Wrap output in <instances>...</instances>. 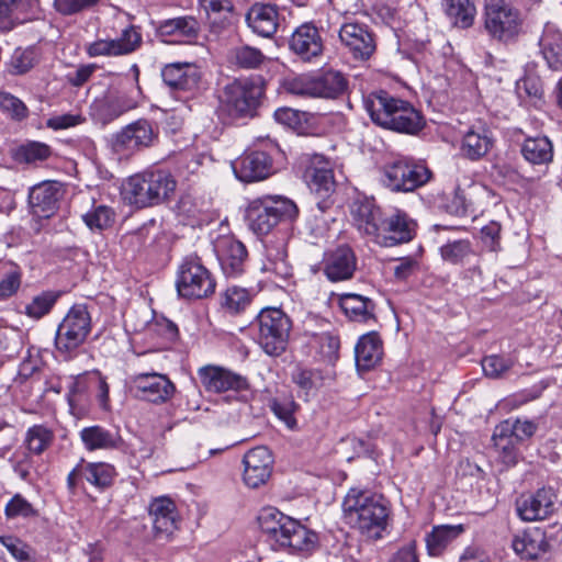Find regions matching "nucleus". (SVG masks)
<instances>
[{"label": "nucleus", "instance_id": "nucleus-27", "mask_svg": "<svg viewBox=\"0 0 562 562\" xmlns=\"http://www.w3.org/2000/svg\"><path fill=\"white\" fill-rule=\"evenodd\" d=\"M322 269L327 279L333 282L349 280L357 269L355 252L348 246H340L326 254Z\"/></svg>", "mask_w": 562, "mask_h": 562}, {"label": "nucleus", "instance_id": "nucleus-52", "mask_svg": "<svg viewBox=\"0 0 562 562\" xmlns=\"http://www.w3.org/2000/svg\"><path fill=\"white\" fill-rule=\"evenodd\" d=\"M441 258L452 265H462L465 259L474 255L472 244L468 239L448 241L440 247Z\"/></svg>", "mask_w": 562, "mask_h": 562}, {"label": "nucleus", "instance_id": "nucleus-5", "mask_svg": "<svg viewBox=\"0 0 562 562\" xmlns=\"http://www.w3.org/2000/svg\"><path fill=\"white\" fill-rule=\"evenodd\" d=\"M297 215L296 204L282 195L256 199L247 209L249 227L257 235H268L278 224L292 222Z\"/></svg>", "mask_w": 562, "mask_h": 562}, {"label": "nucleus", "instance_id": "nucleus-63", "mask_svg": "<svg viewBox=\"0 0 562 562\" xmlns=\"http://www.w3.org/2000/svg\"><path fill=\"white\" fill-rule=\"evenodd\" d=\"M284 88L288 92L302 95V97H314L315 93V78L301 75L285 80Z\"/></svg>", "mask_w": 562, "mask_h": 562}, {"label": "nucleus", "instance_id": "nucleus-46", "mask_svg": "<svg viewBox=\"0 0 562 562\" xmlns=\"http://www.w3.org/2000/svg\"><path fill=\"white\" fill-rule=\"evenodd\" d=\"M22 269L12 261H0V300L15 295L22 283Z\"/></svg>", "mask_w": 562, "mask_h": 562}, {"label": "nucleus", "instance_id": "nucleus-8", "mask_svg": "<svg viewBox=\"0 0 562 562\" xmlns=\"http://www.w3.org/2000/svg\"><path fill=\"white\" fill-rule=\"evenodd\" d=\"M176 286L180 296L198 300L212 295L216 283L200 258L189 256L179 266Z\"/></svg>", "mask_w": 562, "mask_h": 562}, {"label": "nucleus", "instance_id": "nucleus-55", "mask_svg": "<svg viewBox=\"0 0 562 562\" xmlns=\"http://www.w3.org/2000/svg\"><path fill=\"white\" fill-rule=\"evenodd\" d=\"M7 519L31 518L37 516L34 505L27 501L22 494H15L7 503L4 507Z\"/></svg>", "mask_w": 562, "mask_h": 562}, {"label": "nucleus", "instance_id": "nucleus-12", "mask_svg": "<svg viewBox=\"0 0 562 562\" xmlns=\"http://www.w3.org/2000/svg\"><path fill=\"white\" fill-rule=\"evenodd\" d=\"M196 373L201 385L209 393L240 392L249 387L245 376L222 366L206 364L199 368Z\"/></svg>", "mask_w": 562, "mask_h": 562}, {"label": "nucleus", "instance_id": "nucleus-49", "mask_svg": "<svg viewBox=\"0 0 562 562\" xmlns=\"http://www.w3.org/2000/svg\"><path fill=\"white\" fill-rule=\"evenodd\" d=\"M115 216V212L110 206L93 204L92 207L82 215V221L91 231L102 232L114 224Z\"/></svg>", "mask_w": 562, "mask_h": 562}, {"label": "nucleus", "instance_id": "nucleus-29", "mask_svg": "<svg viewBox=\"0 0 562 562\" xmlns=\"http://www.w3.org/2000/svg\"><path fill=\"white\" fill-rule=\"evenodd\" d=\"M161 76L165 83L175 90H193L200 81L199 70L191 63L168 64L164 67Z\"/></svg>", "mask_w": 562, "mask_h": 562}, {"label": "nucleus", "instance_id": "nucleus-62", "mask_svg": "<svg viewBox=\"0 0 562 562\" xmlns=\"http://www.w3.org/2000/svg\"><path fill=\"white\" fill-rule=\"evenodd\" d=\"M57 296L53 292H43L33 297L30 304L26 305V314L32 318H41L46 315L56 302Z\"/></svg>", "mask_w": 562, "mask_h": 562}, {"label": "nucleus", "instance_id": "nucleus-2", "mask_svg": "<svg viewBox=\"0 0 562 562\" xmlns=\"http://www.w3.org/2000/svg\"><path fill=\"white\" fill-rule=\"evenodd\" d=\"M258 524L274 551L310 555L318 548L317 532L274 508L261 510Z\"/></svg>", "mask_w": 562, "mask_h": 562}, {"label": "nucleus", "instance_id": "nucleus-41", "mask_svg": "<svg viewBox=\"0 0 562 562\" xmlns=\"http://www.w3.org/2000/svg\"><path fill=\"white\" fill-rule=\"evenodd\" d=\"M345 315L353 322L364 323L373 317V302L362 295L347 293L339 299Z\"/></svg>", "mask_w": 562, "mask_h": 562}, {"label": "nucleus", "instance_id": "nucleus-48", "mask_svg": "<svg viewBox=\"0 0 562 562\" xmlns=\"http://www.w3.org/2000/svg\"><path fill=\"white\" fill-rule=\"evenodd\" d=\"M487 189L483 186L473 184L468 190L458 188L454 193L453 202L461 207L462 214L475 213L481 206V199L486 198Z\"/></svg>", "mask_w": 562, "mask_h": 562}, {"label": "nucleus", "instance_id": "nucleus-51", "mask_svg": "<svg viewBox=\"0 0 562 562\" xmlns=\"http://www.w3.org/2000/svg\"><path fill=\"white\" fill-rule=\"evenodd\" d=\"M292 381L306 395L318 390L324 383V375L318 369L296 367L292 372Z\"/></svg>", "mask_w": 562, "mask_h": 562}, {"label": "nucleus", "instance_id": "nucleus-19", "mask_svg": "<svg viewBox=\"0 0 562 562\" xmlns=\"http://www.w3.org/2000/svg\"><path fill=\"white\" fill-rule=\"evenodd\" d=\"M385 216L372 200H357L351 205L352 223L357 229L379 243Z\"/></svg>", "mask_w": 562, "mask_h": 562}, {"label": "nucleus", "instance_id": "nucleus-58", "mask_svg": "<svg viewBox=\"0 0 562 562\" xmlns=\"http://www.w3.org/2000/svg\"><path fill=\"white\" fill-rule=\"evenodd\" d=\"M494 445L499 453L501 462L506 467H514L518 462V449L514 438L508 435L495 434L493 436Z\"/></svg>", "mask_w": 562, "mask_h": 562}, {"label": "nucleus", "instance_id": "nucleus-13", "mask_svg": "<svg viewBox=\"0 0 562 562\" xmlns=\"http://www.w3.org/2000/svg\"><path fill=\"white\" fill-rule=\"evenodd\" d=\"M148 514L156 539H172L181 521L176 503L168 496L156 497L148 506Z\"/></svg>", "mask_w": 562, "mask_h": 562}, {"label": "nucleus", "instance_id": "nucleus-26", "mask_svg": "<svg viewBox=\"0 0 562 562\" xmlns=\"http://www.w3.org/2000/svg\"><path fill=\"white\" fill-rule=\"evenodd\" d=\"M339 38L356 59H368L375 50L373 36L363 24L356 22L342 24Z\"/></svg>", "mask_w": 562, "mask_h": 562}, {"label": "nucleus", "instance_id": "nucleus-21", "mask_svg": "<svg viewBox=\"0 0 562 562\" xmlns=\"http://www.w3.org/2000/svg\"><path fill=\"white\" fill-rule=\"evenodd\" d=\"M156 137L153 125L146 120H138L116 134L113 146L117 153L131 154L151 146Z\"/></svg>", "mask_w": 562, "mask_h": 562}, {"label": "nucleus", "instance_id": "nucleus-31", "mask_svg": "<svg viewBox=\"0 0 562 562\" xmlns=\"http://www.w3.org/2000/svg\"><path fill=\"white\" fill-rule=\"evenodd\" d=\"M260 269L271 279L285 280L292 274L291 266L286 260L284 241L265 244V254Z\"/></svg>", "mask_w": 562, "mask_h": 562}, {"label": "nucleus", "instance_id": "nucleus-11", "mask_svg": "<svg viewBox=\"0 0 562 562\" xmlns=\"http://www.w3.org/2000/svg\"><path fill=\"white\" fill-rule=\"evenodd\" d=\"M131 389L144 401L162 404L170 401L176 392L175 384L166 374L142 372L130 378Z\"/></svg>", "mask_w": 562, "mask_h": 562}, {"label": "nucleus", "instance_id": "nucleus-53", "mask_svg": "<svg viewBox=\"0 0 562 562\" xmlns=\"http://www.w3.org/2000/svg\"><path fill=\"white\" fill-rule=\"evenodd\" d=\"M53 440V431L42 425L31 427L25 437L26 447L34 454L43 453L52 445Z\"/></svg>", "mask_w": 562, "mask_h": 562}, {"label": "nucleus", "instance_id": "nucleus-16", "mask_svg": "<svg viewBox=\"0 0 562 562\" xmlns=\"http://www.w3.org/2000/svg\"><path fill=\"white\" fill-rule=\"evenodd\" d=\"M65 190L58 181H42L30 189L29 205L33 215L49 218L58 211Z\"/></svg>", "mask_w": 562, "mask_h": 562}, {"label": "nucleus", "instance_id": "nucleus-47", "mask_svg": "<svg viewBox=\"0 0 562 562\" xmlns=\"http://www.w3.org/2000/svg\"><path fill=\"white\" fill-rule=\"evenodd\" d=\"M93 379L79 375L68 384L67 400L72 412L83 409L88 402V393L92 390Z\"/></svg>", "mask_w": 562, "mask_h": 562}, {"label": "nucleus", "instance_id": "nucleus-45", "mask_svg": "<svg viewBox=\"0 0 562 562\" xmlns=\"http://www.w3.org/2000/svg\"><path fill=\"white\" fill-rule=\"evenodd\" d=\"M445 12L452 23L461 29L472 26L476 8L470 0H443Z\"/></svg>", "mask_w": 562, "mask_h": 562}, {"label": "nucleus", "instance_id": "nucleus-4", "mask_svg": "<svg viewBox=\"0 0 562 562\" xmlns=\"http://www.w3.org/2000/svg\"><path fill=\"white\" fill-rule=\"evenodd\" d=\"M265 93L261 82L251 79H238L228 83L220 97L218 114L233 121L251 117L256 114Z\"/></svg>", "mask_w": 562, "mask_h": 562}, {"label": "nucleus", "instance_id": "nucleus-18", "mask_svg": "<svg viewBox=\"0 0 562 562\" xmlns=\"http://www.w3.org/2000/svg\"><path fill=\"white\" fill-rule=\"evenodd\" d=\"M233 171L243 182L260 181L272 175V159L262 150L246 151L233 162Z\"/></svg>", "mask_w": 562, "mask_h": 562}, {"label": "nucleus", "instance_id": "nucleus-9", "mask_svg": "<svg viewBox=\"0 0 562 562\" xmlns=\"http://www.w3.org/2000/svg\"><path fill=\"white\" fill-rule=\"evenodd\" d=\"M431 171L422 162L411 158H400L384 167L383 183L390 190L409 192L426 184Z\"/></svg>", "mask_w": 562, "mask_h": 562}, {"label": "nucleus", "instance_id": "nucleus-10", "mask_svg": "<svg viewBox=\"0 0 562 562\" xmlns=\"http://www.w3.org/2000/svg\"><path fill=\"white\" fill-rule=\"evenodd\" d=\"M91 330V317L86 306L75 305L58 326L56 347L70 353L81 346Z\"/></svg>", "mask_w": 562, "mask_h": 562}, {"label": "nucleus", "instance_id": "nucleus-6", "mask_svg": "<svg viewBox=\"0 0 562 562\" xmlns=\"http://www.w3.org/2000/svg\"><path fill=\"white\" fill-rule=\"evenodd\" d=\"M484 27L492 38L507 43L520 34L522 16L520 11L506 0H486Z\"/></svg>", "mask_w": 562, "mask_h": 562}, {"label": "nucleus", "instance_id": "nucleus-34", "mask_svg": "<svg viewBox=\"0 0 562 562\" xmlns=\"http://www.w3.org/2000/svg\"><path fill=\"white\" fill-rule=\"evenodd\" d=\"M424 127L422 114L407 101L401 99L392 119L387 120L384 128L406 134H417Z\"/></svg>", "mask_w": 562, "mask_h": 562}, {"label": "nucleus", "instance_id": "nucleus-38", "mask_svg": "<svg viewBox=\"0 0 562 562\" xmlns=\"http://www.w3.org/2000/svg\"><path fill=\"white\" fill-rule=\"evenodd\" d=\"M539 45L548 66L562 71V33L553 25H546Z\"/></svg>", "mask_w": 562, "mask_h": 562}, {"label": "nucleus", "instance_id": "nucleus-23", "mask_svg": "<svg viewBox=\"0 0 562 562\" xmlns=\"http://www.w3.org/2000/svg\"><path fill=\"white\" fill-rule=\"evenodd\" d=\"M199 31L200 24L191 15L164 20L156 29L157 36L168 44L193 43L199 36Z\"/></svg>", "mask_w": 562, "mask_h": 562}, {"label": "nucleus", "instance_id": "nucleus-3", "mask_svg": "<svg viewBox=\"0 0 562 562\" xmlns=\"http://www.w3.org/2000/svg\"><path fill=\"white\" fill-rule=\"evenodd\" d=\"M177 181L162 169H147L128 177L122 186L123 200L138 209L159 205L175 193Z\"/></svg>", "mask_w": 562, "mask_h": 562}, {"label": "nucleus", "instance_id": "nucleus-64", "mask_svg": "<svg viewBox=\"0 0 562 562\" xmlns=\"http://www.w3.org/2000/svg\"><path fill=\"white\" fill-rule=\"evenodd\" d=\"M0 543L7 548L18 562H33L32 549L15 537H0Z\"/></svg>", "mask_w": 562, "mask_h": 562}, {"label": "nucleus", "instance_id": "nucleus-56", "mask_svg": "<svg viewBox=\"0 0 562 562\" xmlns=\"http://www.w3.org/2000/svg\"><path fill=\"white\" fill-rule=\"evenodd\" d=\"M52 155L48 145L37 142H32L22 145L16 150V159L26 164H37L45 161Z\"/></svg>", "mask_w": 562, "mask_h": 562}, {"label": "nucleus", "instance_id": "nucleus-14", "mask_svg": "<svg viewBox=\"0 0 562 562\" xmlns=\"http://www.w3.org/2000/svg\"><path fill=\"white\" fill-rule=\"evenodd\" d=\"M116 475L115 468L106 462H87L83 459L70 471L67 476V487L71 494H76L82 481L91 485L104 488L112 484Z\"/></svg>", "mask_w": 562, "mask_h": 562}, {"label": "nucleus", "instance_id": "nucleus-25", "mask_svg": "<svg viewBox=\"0 0 562 562\" xmlns=\"http://www.w3.org/2000/svg\"><path fill=\"white\" fill-rule=\"evenodd\" d=\"M291 50L303 61H313L324 52V43L318 29L312 23L300 25L290 40Z\"/></svg>", "mask_w": 562, "mask_h": 562}, {"label": "nucleus", "instance_id": "nucleus-22", "mask_svg": "<svg viewBox=\"0 0 562 562\" xmlns=\"http://www.w3.org/2000/svg\"><path fill=\"white\" fill-rule=\"evenodd\" d=\"M244 482L251 488L267 483L272 472L273 458L266 447L250 449L243 459Z\"/></svg>", "mask_w": 562, "mask_h": 562}, {"label": "nucleus", "instance_id": "nucleus-35", "mask_svg": "<svg viewBox=\"0 0 562 562\" xmlns=\"http://www.w3.org/2000/svg\"><path fill=\"white\" fill-rule=\"evenodd\" d=\"M401 99L385 91L369 94L364 100V108L372 121L384 127L389 119H392Z\"/></svg>", "mask_w": 562, "mask_h": 562}, {"label": "nucleus", "instance_id": "nucleus-61", "mask_svg": "<svg viewBox=\"0 0 562 562\" xmlns=\"http://www.w3.org/2000/svg\"><path fill=\"white\" fill-rule=\"evenodd\" d=\"M0 110L16 121L25 119L29 113L26 105L19 98L4 91H0Z\"/></svg>", "mask_w": 562, "mask_h": 562}, {"label": "nucleus", "instance_id": "nucleus-32", "mask_svg": "<svg viewBox=\"0 0 562 562\" xmlns=\"http://www.w3.org/2000/svg\"><path fill=\"white\" fill-rule=\"evenodd\" d=\"M549 543L546 532L538 527L529 528L515 536L513 540L514 551L526 560H533L547 552Z\"/></svg>", "mask_w": 562, "mask_h": 562}, {"label": "nucleus", "instance_id": "nucleus-42", "mask_svg": "<svg viewBox=\"0 0 562 562\" xmlns=\"http://www.w3.org/2000/svg\"><path fill=\"white\" fill-rule=\"evenodd\" d=\"M521 154L532 165H544L553 158V146L546 136L528 137L522 144Z\"/></svg>", "mask_w": 562, "mask_h": 562}, {"label": "nucleus", "instance_id": "nucleus-1", "mask_svg": "<svg viewBox=\"0 0 562 562\" xmlns=\"http://www.w3.org/2000/svg\"><path fill=\"white\" fill-rule=\"evenodd\" d=\"M342 513L352 529L368 539L378 540L389 526L391 507L383 495L352 487L344 498Z\"/></svg>", "mask_w": 562, "mask_h": 562}, {"label": "nucleus", "instance_id": "nucleus-36", "mask_svg": "<svg viewBox=\"0 0 562 562\" xmlns=\"http://www.w3.org/2000/svg\"><path fill=\"white\" fill-rule=\"evenodd\" d=\"M494 139L486 128H470L462 137L460 151L470 160H479L493 147Z\"/></svg>", "mask_w": 562, "mask_h": 562}, {"label": "nucleus", "instance_id": "nucleus-54", "mask_svg": "<svg viewBox=\"0 0 562 562\" xmlns=\"http://www.w3.org/2000/svg\"><path fill=\"white\" fill-rule=\"evenodd\" d=\"M23 345L22 333L18 328L0 326V357L12 358Z\"/></svg>", "mask_w": 562, "mask_h": 562}, {"label": "nucleus", "instance_id": "nucleus-60", "mask_svg": "<svg viewBox=\"0 0 562 562\" xmlns=\"http://www.w3.org/2000/svg\"><path fill=\"white\" fill-rule=\"evenodd\" d=\"M200 2L207 13L209 19L214 22L217 20L226 21L233 15V0H200Z\"/></svg>", "mask_w": 562, "mask_h": 562}, {"label": "nucleus", "instance_id": "nucleus-30", "mask_svg": "<svg viewBox=\"0 0 562 562\" xmlns=\"http://www.w3.org/2000/svg\"><path fill=\"white\" fill-rule=\"evenodd\" d=\"M356 364L360 371L375 368L383 357V341L378 333L371 331L361 336L355 348Z\"/></svg>", "mask_w": 562, "mask_h": 562}, {"label": "nucleus", "instance_id": "nucleus-57", "mask_svg": "<svg viewBox=\"0 0 562 562\" xmlns=\"http://www.w3.org/2000/svg\"><path fill=\"white\" fill-rule=\"evenodd\" d=\"M113 41L116 45L120 56H122L128 55L139 48L143 43V36L139 27L135 25H128L122 30L121 35L117 38H113Z\"/></svg>", "mask_w": 562, "mask_h": 562}, {"label": "nucleus", "instance_id": "nucleus-20", "mask_svg": "<svg viewBox=\"0 0 562 562\" xmlns=\"http://www.w3.org/2000/svg\"><path fill=\"white\" fill-rule=\"evenodd\" d=\"M38 14L40 0H0V33H9Z\"/></svg>", "mask_w": 562, "mask_h": 562}, {"label": "nucleus", "instance_id": "nucleus-7", "mask_svg": "<svg viewBox=\"0 0 562 562\" xmlns=\"http://www.w3.org/2000/svg\"><path fill=\"white\" fill-rule=\"evenodd\" d=\"M257 341L269 356H280L285 351L291 330L290 318L277 307L261 310L257 317Z\"/></svg>", "mask_w": 562, "mask_h": 562}, {"label": "nucleus", "instance_id": "nucleus-40", "mask_svg": "<svg viewBox=\"0 0 562 562\" xmlns=\"http://www.w3.org/2000/svg\"><path fill=\"white\" fill-rule=\"evenodd\" d=\"M276 121L297 134H310L315 128L317 116L291 108H280L273 114Z\"/></svg>", "mask_w": 562, "mask_h": 562}, {"label": "nucleus", "instance_id": "nucleus-43", "mask_svg": "<svg viewBox=\"0 0 562 562\" xmlns=\"http://www.w3.org/2000/svg\"><path fill=\"white\" fill-rule=\"evenodd\" d=\"M348 87L346 77L337 70H328L315 78L316 98L335 99L341 95Z\"/></svg>", "mask_w": 562, "mask_h": 562}, {"label": "nucleus", "instance_id": "nucleus-33", "mask_svg": "<svg viewBox=\"0 0 562 562\" xmlns=\"http://www.w3.org/2000/svg\"><path fill=\"white\" fill-rule=\"evenodd\" d=\"M305 177L312 192L322 200L317 205L319 210L324 211L327 207V200L336 189L333 170L327 165L312 166L306 170Z\"/></svg>", "mask_w": 562, "mask_h": 562}, {"label": "nucleus", "instance_id": "nucleus-24", "mask_svg": "<svg viewBox=\"0 0 562 562\" xmlns=\"http://www.w3.org/2000/svg\"><path fill=\"white\" fill-rule=\"evenodd\" d=\"M215 252L223 272L237 277L244 272L247 250L243 243L232 236H222L215 243Z\"/></svg>", "mask_w": 562, "mask_h": 562}, {"label": "nucleus", "instance_id": "nucleus-37", "mask_svg": "<svg viewBox=\"0 0 562 562\" xmlns=\"http://www.w3.org/2000/svg\"><path fill=\"white\" fill-rule=\"evenodd\" d=\"M79 437L88 451L113 450L120 447L121 438L100 425L85 427L80 430Z\"/></svg>", "mask_w": 562, "mask_h": 562}, {"label": "nucleus", "instance_id": "nucleus-44", "mask_svg": "<svg viewBox=\"0 0 562 562\" xmlns=\"http://www.w3.org/2000/svg\"><path fill=\"white\" fill-rule=\"evenodd\" d=\"M132 71L134 72L135 86L131 89V91L128 92V94L125 98H120L115 101L108 102L106 106L109 109V115H108L109 120H113V119L120 116L121 114L137 108L144 99L142 89L138 85V77H139L138 66L133 65Z\"/></svg>", "mask_w": 562, "mask_h": 562}, {"label": "nucleus", "instance_id": "nucleus-15", "mask_svg": "<svg viewBox=\"0 0 562 562\" xmlns=\"http://www.w3.org/2000/svg\"><path fill=\"white\" fill-rule=\"evenodd\" d=\"M557 502L555 491L552 487H542L517 499V514L525 521L543 520L555 512Z\"/></svg>", "mask_w": 562, "mask_h": 562}, {"label": "nucleus", "instance_id": "nucleus-59", "mask_svg": "<svg viewBox=\"0 0 562 562\" xmlns=\"http://www.w3.org/2000/svg\"><path fill=\"white\" fill-rule=\"evenodd\" d=\"M250 294L246 289L231 286L223 294L222 304L229 313L237 314L243 312L250 304Z\"/></svg>", "mask_w": 562, "mask_h": 562}, {"label": "nucleus", "instance_id": "nucleus-17", "mask_svg": "<svg viewBox=\"0 0 562 562\" xmlns=\"http://www.w3.org/2000/svg\"><path fill=\"white\" fill-rule=\"evenodd\" d=\"M417 233V223L406 212L395 209L385 216L378 245L393 247L409 243Z\"/></svg>", "mask_w": 562, "mask_h": 562}, {"label": "nucleus", "instance_id": "nucleus-28", "mask_svg": "<svg viewBox=\"0 0 562 562\" xmlns=\"http://www.w3.org/2000/svg\"><path fill=\"white\" fill-rule=\"evenodd\" d=\"M246 23L257 35L271 37L280 24L279 11L272 4L255 3L246 14Z\"/></svg>", "mask_w": 562, "mask_h": 562}, {"label": "nucleus", "instance_id": "nucleus-50", "mask_svg": "<svg viewBox=\"0 0 562 562\" xmlns=\"http://www.w3.org/2000/svg\"><path fill=\"white\" fill-rule=\"evenodd\" d=\"M312 345L324 362L334 364L339 358L340 340L331 333H322L313 336Z\"/></svg>", "mask_w": 562, "mask_h": 562}, {"label": "nucleus", "instance_id": "nucleus-39", "mask_svg": "<svg viewBox=\"0 0 562 562\" xmlns=\"http://www.w3.org/2000/svg\"><path fill=\"white\" fill-rule=\"evenodd\" d=\"M463 525H440L435 526L426 536L428 554L439 557L447 547L464 532Z\"/></svg>", "mask_w": 562, "mask_h": 562}]
</instances>
